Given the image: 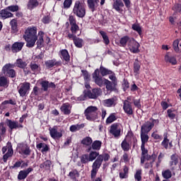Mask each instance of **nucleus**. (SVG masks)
<instances>
[{
  "mask_svg": "<svg viewBox=\"0 0 181 181\" xmlns=\"http://www.w3.org/2000/svg\"><path fill=\"white\" fill-rule=\"evenodd\" d=\"M37 6H39V1L37 0H29L27 4V9H29V11H33Z\"/></svg>",
  "mask_w": 181,
  "mask_h": 181,
  "instance_id": "nucleus-33",
  "label": "nucleus"
},
{
  "mask_svg": "<svg viewBox=\"0 0 181 181\" xmlns=\"http://www.w3.org/2000/svg\"><path fill=\"white\" fill-rule=\"evenodd\" d=\"M15 64H6L1 69V71L5 76L8 78H12L13 80H16V76L18 74L15 69Z\"/></svg>",
  "mask_w": 181,
  "mask_h": 181,
  "instance_id": "nucleus-2",
  "label": "nucleus"
},
{
  "mask_svg": "<svg viewBox=\"0 0 181 181\" xmlns=\"http://www.w3.org/2000/svg\"><path fill=\"white\" fill-rule=\"evenodd\" d=\"M132 28L133 29V30H135V32H137L139 36L142 35V28H141V25H139V24H133L132 25Z\"/></svg>",
  "mask_w": 181,
  "mask_h": 181,
  "instance_id": "nucleus-57",
  "label": "nucleus"
},
{
  "mask_svg": "<svg viewBox=\"0 0 181 181\" xmlns=\"http://www.w3.org/2000/svg\"><path fill=\"white\" fill-rule=\"evenodd\" d=\"M162 176L164 179H170L172 177V171L170 170H165L162 172Z\"/></svg>",
  "mask_w": 181,
  "mask_h": 181,
  "instance_id": "nucleus-61",
  "label": "nucleus"
},
{
  "mask_svg": "<svg viewBox=\"0 0 181 181\" xmlns=\"http://www.w3.org/2000/svg\"><path fill=\"white\" fill-rule=\"evenodd\" d=\"M7 9H8L10 12H18V11H19V6L18 5L8 6H7Z\"/></svg>",
  "mask_w": 181,
  "mask_h": 181,
  "instance_id": "nucleus-64",
  "label": "nucleus"
},
{
  "mask_svg": "<svg viewBox=\"0 0 181 181\" xmlns=\"http://www.w3.org/2000/svg\"><path fill=\"white\" fill-rule=\"evenodd\" d=\"M14 64V67H18V69H25L28 66V63L26 62L23 61V59H16V62L13 64Z\"/></svg>",
  "mask_w": 181,
  "mask_h": 181,
  "instance_id": "nucleus-35",
  "label": "nucleus"
},
{
  "mask_svg": "<svg viewBox=\"0 0 181 181\" xmlns=\"http://www.w3.org/2000/svg\"><path fill=\"white\" fill-rule=\"evenodd\" d=\"M141 145H145L149 141V136L145 132H140Z\"/></svg>",
  "mask_w": 181,
  "mask_h": 181,
  "instance_id": "nucleus-43",
  "label": "nucleus"
},
{
  "mask_svg": "<svg viewBox=\"0 0 181 181\" xmlns=\"http://www.w3.org/2000/svg\"><path fill=\"white\" fill-rule=\"evenodd\" d=\"M0 17L3 19H8V18H13V13L9 12L8 7L0 11Z\"/></svg>",
  "mask_w": 181,
  "mask_h": 181,
  "instance_id": "nucleus-27",
  "label": "nucleus"
},
{
  "mask_svg": "<svg viewBox=\"0 0 181 181\" xmlns=\"http://www.w3.org/2000/svg\"><path fill=\"white\" fill-rule=\"evenodd\" d=\"M164 60L165 63H170V64H172V66H176V64H177L176 57L169 55V53H167L165 55Z\"/></svg>",
  "mask_w": 181,
  "mask_h": 181,
  "instance_id": "nucleus-26",
  "label": "nucleus"
},
{
  "mask_svg": "<svg viewBox=\"0 0 181 181\" xmlns=\"http://www.w3.org/2000/svg\"><path fill=\"white\" fill-rule=\"evenodd\" d=\"M114 121H117V117L115 113L110 114V115L106 119V124H112Z\"/></svg>",
  "mask_w": 181,
  "mask_h": 181,
  "instance_id": "nucleus-60",
  "label": "nucleus"
},
{
  "mask_svg": "<svg viewBox=\"0 0 181 181\" xmlns=\"http://www.w3.org/2000/svg\"><path fill=\"white\" fill-rule=\"evenodd\" d=\"M110 134L118 139L121 136V127H119V124L113 123L109 130Z\"/></svg>",
  "mask_w": 181,
  "mask_h": 181,
  "instance_id": "nucleus-9",
  "label": "nucleus"
},
{
  "mask_svg": "<svg viewBox=\"0 0 181 181\" xmlns=\"http://www.w3.org/2000/svg\"><path fill=\"white\" fill-rule=\"evenodd\" d=\"M98 108L96 106H89L84 111V115L88 121L94 122L98 119Z\"/></svg>",
  "mask_w": 181,
  "mask_h": 181,
  "instance_id": "nucleus-3",
  "label": "nucleus"
},
{
  "mask_svg": "<svg viewBox=\"0 0 181 181\" xmlns=\"http://www.w3.org/2000/svg\"><path fill=\"white\" fill-rule=\"evenodd\" d=\"M99 2L100 0H87L88 8H89L92 12H94L95 8L98 6Z\"/></svg>",
  "mask_w": 181,
  "mask_h": 181,
  "instance_id": "nucleus-28",
  "label": "nucleus"
},
{
  "mask_svg": "<svg viewBox=\"0 0 181 181\" xmlns=\"http://www.w3.org/2000/svg\"><path fill=\"white\" fill-rule=\"evenodd\" d=\"M123 111L129 117V115H134V108L132 107V103H131L128 100H124V102H123Z\"/></svg>",
  "mask_w": 181,
  "mask_h": 181,
  "instance_id": "nucleus-15",
  "label": "nucleus"
},
{
  "mask_svg": "<svg viewBox=\"0 0 181 181\" xmlns=\"http://www.w3.org/2000/svg\"><path fill=\"white\" fill-rule=\"evenodd\" d=\"M129 173V167H128L127 165H124L123 172H120L119 173V177H120V179H127V177H128Z\"/></svg>",
  "mask_w": 181,
  "mask_h": 181,
  "instance_id": "nucleus-39",
  "label": "nucleus"
},
{
  "mask_svg": "<svg viewBox=\"0 0 181 181\" xmlns=\"http://www.w3.org/2000/svg\"><path fill=\"white\" fill-rule=\"evenodd\" d=\"M153 127V123H152V121L151 120V119H149L148 121L142 124V126L141 127V132L149 134V132L152 131Z\"/></svg>",
  "mask_w": 181,
  "mask_h": 181,
  "instance_id": "nucleus-19",
  "label": "nucleus"
},
{
  "mask_svg": "<svg viewBox=\"0 0 181 181\" xmlns=\"http://www.w3.org/2000/svg\"><path fill=\"white\" fill-rule=\"evenodd\" d=\"M50 166H52V161L50 160H47L40 165V169H45V170H49Z\"/></svg>",
  "mask_w": 181,
  "mask_h": 181,
  "instance_id": "nucleus-49",
  "label": "nucleus"
},
{
  "mask_svg": "<svg viewBox=\"0 0 181 181\" xmlns=\"http://www.w3.org/2000/svg\"><path fill=\"white\" fill-rule=\"evenodd\" d=\"M45 32L40 30L38 32L37 39L36 40L37 49L45 47Z\"/></svg>",
  "mask_w": 181,
  "mask_h": 181,
  "instance_id": "nucleus-17",
  "label": "nucleus"
},
{
  "mask_svg": "<svg viewBox=\"0 0 181 181\" xmlns=\"http://www.w3.org/2000/svg\"><path fill=\"white\" fill-rule=\"evenodd\" d=\"M69 177H71V180H73L74 179L80 176V174L78 173V171H77V170H74L69 173Z\"/></svg>",
  "mask_w": 181,
  "mask_h": 181,
  "instance_id": "nucleus-62",
  "label": "nucleus"
},
{
  "mask_svg": "<svg viewBox=\"0 0 181 181\" xmlns=\"http://www.w3.org/2000/svg\"><path fill=\"white\" fill-rule=\"evenodd\" d=\"M19 148V153H21V155H25V156H29L32 152L30 147L26 144H21Z\"/></svg>",
  "mask_w": 181,
  "mask_h": 181,
  "instance_id": "nucleus-23",
  "label": "nucleus"
},
{
  "mask_svg": "<svg viewBox=\"0 0 181 181\" xmlns=\"http://www.w3.org/2000/svg\"><path fill=\"white\" fill-rule=\"evenodd\" d=\"M81 145H83V146H91V144H93V139L90 136L84 137L81 141Z\"/></svg>",
  "mask_w": 181,
  "mask_h": 181,
  "instance_id": "nucleus-44",
  "label": "nucleus"
},
{
  "mask_svg": "<svg viewBox=\"0 0 181 181\" xmlns=\"http://www.w3.org/2000/svg\"><path fill=\"white\" fill-rule=\"evenodd\" d=\"M8 104H11V105H16V100H13L12 99H10L8 100H4V102L1 103L0 107L1 108H5L4 105H6Z\"/></svg>",
  "mask_w": 181,
  "mask_h": 181,
  "instance_id": "nucleus-59",
  "label": "nucleus"
},
{
  "mask_svg": "<svg viewBox=\"0 0 181 181\" xmlns=\"http://www.w3.org/2000/svg\"><path fill=\"white\" fill-rule=\"evenodd\" d=\"M98 165L92 166V170H90V179L92 181H103V177H97V173H98Z\"/></svg>",
  "mask_w": 181,
  "mask_h": 181,
  "instance_id": "nucleus-18",
  "label": "nucleus"
},
{
  "mask_svg": "<svg viewBox=\"0 0 181 181\" xmlns=\"http://www.w3.org/2000/svg\"><path fill=\"white\" fill-rule=\"evenodd\" d=\"M162 146L165 148V149H168L169 148V139H168V133L164 134V139L161 142Z\"/></svg>",
  "mask_w": 181,
  "mask_h": 181,
  "instance_id": "nucleus-55",
  "label": "nucleus"
},
{
  "mask_svg": "<svg viewBox=\"0 0 181 181\" xmlns=\"http://www.w3.org/2000/svg\"><path fill=\"white\" fill-rule=\"evenodd\" d=\"M60 110L64 115H70V114H71V110H70V103H64L61 106Z\"/></svg>",
  "mask_w": 181,
  "mask_h": 181,
  "instance_id": "nucleus-31",
  "label": "nucleus"
},
{
  "mask_svg": "<svg viewBox=\"0 0 181 181\" xmlns=\"http://www.w3.org/2000/svg\"><path fill=\"white\" fill-rule=\"evenodd\" d=\"M100 153L97 152L95 151H92L89 153V160H90V162H93V160H95V159H97V158H98L100 156Z\"/></svg>",
  "mask_w": 181,
  "mask_h": 181,
  "instance_id": "nucleus-51",
  "label": "nucleus"
},
{
  "mask_svg": "<svg viewBox=\"0 0 181 181\" xmlns=\"http://www.w3.org/2000/svg\"><path fill=\"white\" fill-rule=\"evenodd\" d=\"M30 172H33V168H32L31 167L28 168L26 170H22L18 173L17 179L18 180H25V179H26V177H28V176H29V173H30Z\"/></svg>",
  "mask_w": 181,
  "mask_h": 181,
  "instance_id": "nucleus-20",
  "label": "nucleus"
},
{
  "mask_svg": "<svg viewBox=\"0 0 181 181\" xmlns=\"http://www.w3.org/2000/svg\"><path fill=\"white\" fill-rule=\"evenodd\" d=\"M121 148L124 152H128L131 149V144L128 143L127 139H124L121 143Z\"/></svg>",
  "mask_w": 181,
  "mask_h": 181,
  "instance_id": "nucleus-46",
  "label": "nucleus"
},
{
  "mask_svg": "<svg viewBox=\"0 0 181 181\" xmlns=\"http://www.w3.org/2000/svg\"><path fill=\"white\" fill-rule=\"evenodd\" d=\"M84 127H85L84 124H73L69 127V131H71V132H77V131H80V129H83Z\"/></svg>",
  "mask_w": 181,
  "mask_h": 181,
  "instance_id": "nucleus-47",
  "label": "nucleus"
},
{
  "mask_svg": "<svg viewBox=\"0 0 181 181\" xmlns=\"http://www.w3.org/2000/svg\"><path fill=\"white\" fill-rule=\"evenodd\" d=\"M81 163L83 165H86V163H88V162H90V157L88 156V154H83L81 157Z\"/></svg>",
  "mask_w": 181,
  "mask_h": 181,
  "instance_id": "nucleus-56",
  "label": "nucleus"
},
{
  "mask_svg": "<svg viewBox=\"0 0 181 181\" xmlns=\"http://www.w3.org/2000/svg\"><path fill=\"white\" fill-rule=\"evenodd\" d=\"M59 56L62 60H64L66 63L70 62V54H69V51H67V49H61L59 51Z\"/></svg>",
  "mask_w": 181,
  "mask_h": 181,
  "instance_id": "nucleus-25",
  "label": "nucleus"
},
{
  "mask_svg": "<svg viewBox=\"0 0 181 181\" xmlns=\"http://www.w3.org/2000/svg\"><path fill=\"white\" fill-rule=\"evenodd\" d=\"M66 37L69 40H73L74 45H75L76 47H78V49H81V47H83V43L84 42V41L83 40V39L77 37V35H66Z\"/></svg>",
  "mask_w": 181,
  "mask_h": 181,
  "instance_id": "nucleus-13",
  "label": "nucleus"
},
{
  "mask_svg": "<svg viewBox=\"0 0 181 181\" xmlns=\"http://www.w3.org/2000/svg\"><path fill=\"white\" fill-rule=\"evenodd\" d=\"M99 33L102 36L105 45H106V46L110 45V38L108 37V35H107V33L103 30H100L99 31Z\"/></svg>",
  "mask_w": 181,
  "mask_h": 181,
  "instance_id": "nucleus-50",
  "label": "nucleus"
},
{
  "mask_svg": "<svg viewBox=\"0 0 181 181\" xmlns=\"http://www.w3.org/2000/svg\"><path fill=\"white\" fill-rule=\"evenodd\" d=\"M6 134V127H5V124L4 122L0 123V142L2 141V136Z\"/></svg>",
  "mask_w": 181,
  "mask_h": 181,
  "instance_id": "nucleus-54",
  "label": "nucleus"
},
{
  "mask_svg": "<svg viewBox=\"0 0 181 181\" xmlns=\"http://www.w3.org/2000/svg\"><path fill=\"white\" fill-rule=\"evenodd\" d=\"M25 42H16L11 45L12 53H19L23 49Z\"/></svg>",
  "mask_w": 181,
  "mask_h": 181,
  "instance_id": "nucleus-22",
  "label": "nucleus"
},
{
  "mask_svg": "<svg viewBox=\"0 0 181 181\" xmlns=\"http://www.w3.org/2000/svg\"><path fill=\"white\" fill-rule=\"evenodd\" d=\"M139 70H141V62H139V60L136 58L133 64V71L135 76L139 74Z\"/></svg>",
  "mask_w": 181,
  "mask_h": 181,
  "instance_id": "nucleus-32",
  "label": "nucleus"
},
{
  "mask_svg": "<svg viewBox=\"0 0 181 181\" xmlns=\"http://www.w3.org/2000/svg\"><path fill=\"white\" fill-rule=\"evenodd\" d=\"M30 69L33 72L32 74H36V73H39V71H40V65L36 64L35 62H31L30 63Z\"/></svg>",
  "mask_w": 181,
  "mask_h": 181,
  "instance_id": "nucleus-30",
  "label": "nucleus"
},
{
  "mask_svg": "<svg viewBox=\"0 0 181 181\" xmlns=\"http://www.w3.org/2000/svg\"><path fill=\"white\" fill-rule=\"evenodd\" d=\"M92 77L97 86L99 87H103V86H104V80H103V76H100V69H96L92 74Z\"/></svg>",
  "mask_w": 181,
  "mask_h": 181,
  "instance_id": "nucleus-11",
  "label": "nucleus"
},
{
  "mask_svg": "<svg viewBox=\"0 0 181 181\" xmlns=\"http://www.w3.org/2000/svg\"><path fill=\"white\" fill-rule=\"evenodd\" d=\"M78 30H80V27H78V25L77 24H72L71 25V33H70V32H67V36H69V35H73L74 36H76V35L77 34V32H78Z\"/></svg>",
  "mask_w": 181,
  "mask_h": 181,
  "instance_id": "nucleus-45",
  "label": "nucleus"
},
{
  "mask_svg": "<svg viewBox=\"0 0 181 181\" xmlns=\"http://www.w3.org/2000/svg\"><path fill=\"white\" fill-rule=\"evenodd\" d=\"M110 156L108 153L100 154L93 163L92 166H98V169H100L101 168V165H103V162H108V160H110Z\"/></svg>",
  "mask_w": 181,
  "mask_h": 181,
  "instance_id": "nucleus-7",
  "label": "nucleus"
},
{
  "mask_svg": "<svg viewBox=\"0 0 181 181\" xmlns=\"http://www.w3.org/2000/svg\"><path fill=\"white\" fill-rule=\"evenodd\" d=\"M37 149L40 151V148H42L41 152L42 153H45V152H49L50 151V147H49V145L45 144V143H40L36 145Z\"/></svg>",
  "mask_w": 181,
  "mask_h": 181,
  "instance_id": "nucleus-36",
  "label": "nucleus"
},
{
  "mask_svg": "<svg viewBox=\"0 0 181 181\" xmlns=\"http://www.w3.org/2000/svg\"><path fill=\"white\" fill-rule=\"evenodd\" d=\"M129 40H131V37H129V36H128V35H125V36L122 37V38H120V40H119L120 47H126L127 44L129 43Z\"/></svg>",
  "mask_w": 181,
  "mask_h": 181,
  "instance_id": "nucleus-41",
  "label": "nucleus"
},
{
  "mask_svg": "<svg viewBox=\"0 0 181 181\" xmlns=\"http://www.w3.org/2000/svg\"><path fill=\"white\" fill-rule=\"evenodd\" d=\"M45 65L47 69H52L54 66H56V67H59V66H62V61H57V59H52L45 61Z\"/></svg>",
  "mask_w": 181,
  "mask_h": 181,
  "instance_id": "nucleus-21",
  "label": "nucleus"
},
{
  "mask_svg": "<svg viewBox=\"0 0 181 181\" xmlns=\"http://www.w3.org/2000/svg\"><path fill=\"white\" fill-rule=\"evenodd\" d=\"M84 97L89 98L90 100H97L100 95H101L100 88H93L92 91L90 90L83 91Z\"/></svg>",
  "mask_w": 181,
  "mask_h": 181,
  "instance_id": "nucleus-6",
  "label": "nucleus"
},
{
  "mask_svg": "<svg viewBox=\"0 0 181 181\" xmlns=\"http://www.w3.org/2000/svg\"><path fill=\"white\" fill-rule=\"evenodd\" d=\"M104 84L106 86V90H107V91H114V90H115V87L117 86L115 85L114 82H111V81L105 78Z\"/></svg>",
  "mask_w": 181,
  "mask_h": 181,
  "instance_id": "nucleus-34",
  "label": "nucleus"
},
{
  "mask_svg": "<svg viewBox=\"0 0 181 181\" xmlns=\"http://www.w3.org/2000/svg\"><path fill=\"white\" fill-rule=\"evenodd\" d=\"M18 94L20 97H26L30 91V83L23 82L20 83L19 86L17 87Z\"/></svg>",
  "mask_w": 181,
  "mask_h": 181,
  "instance_id": "nucleus-5",
  "label": "nucleus"
},
{
  "mask_svg": "<svg viewBox=\"0 0 181 181\" xmlns=\"http://www.w3.org/2000/svg\"><path fill=\"white\" fill-rule=\"evenodd\" d=\"M81 76L83 77L84 81H90L91 78V75H90V73H88V71L82 69L81 70Z\"/></svg>",
  "mask_w": 181,
  "mask_h": 181,
  "instance_id": "nucleus-53",
  "label": "nucleus"
},
{
  "mask_svg": "<svg viewBox=\"0 0 181 181\" xmlns=\"http://www.w3.org/2000/svg\"><path fill=\"white\" fill-rule=\"evenodd\" d=\"M73 13L76 15L78 18H84L86 16V6L83 5V3L80 2V1H75Z\"/></svg>",
  "mask_w": 181,
  "mask_h": 181,
  "instance_id": "nucleus-4",
  "label": "nucleus"
},
{
  "mask_svg": "<svg viewBox=\"0 0 181 181\" xmlns=\"http://www.w3.org/2000/svg\"><path fill=\"white\" fill-rule=\"evenodd\" d=\"M134 179L137 181L142 180V170H137L134 174Z\"/></svg>",
  "mask_w": 181,
  "mask_h": 181,
  "instance_id": "nucleus-63",
  "label": "nucleus"
},
{
  "mask_svg": "<svg viewBox=\"0 0 181 181\" xmlns=\"http://www.w3.org/2000/svg\"><path fill=\"white\" fill-rule=\"evenodd\" d=\"M100 73L102 77H105V76H109V74H112V71L103 66H100L99 69V74Z\"/></svg>",
  "mask_w": 181,
  "mask_h": 181,
  "instance_id": "nucleus-38",
  "label": "nucleus"
},
{
  "mask_svg": "<svg viewBox=\"0 0 181 181\" xmlns=\"http://www.w3.org/2000/svg\"><path fill=\"white\" fill-rule=\"evenodd\" d=\"M179 163V156L176 153L171 155L170 166H176Z\"/></svg>",
  "mask_w": 181,
  "mask_h": 181,
  "instance_id": "nucleus-40",
  "label": "nucleus"
},
{
  "mask_svg": "<svg viewBox=\"0 0 181 181\" xmlns=\"http://www.w3.org/2000/svg\"><path fill=\"white\" fill-rule=\"evenodd\" d=\"M117 104H118V98H117V96H113L112 98L103 100V105L107 108L115 107Z\"/></svg>",
  "mask_w": 181,
  "mask_h": 181,
  "instance_id": "nucleus-12",
  "label": "nucleus"
},
{
  "mask_svg": "<svg viewBox=\"0 0 181 181\" xmlns=\"http://www.w3.org/2000/svg\"><path fill=\"white\" fill-rule=\"evenodd\" d=\"M6 124L8 127L9 129L13 131V129H19L23 128L22 124H19L17 121H13L12 119H6Z\"/></svg>",
  "mask_w": 181,
  "mask_h": 181,
  "instance_id": "nucleus-14",
  "label": "nucleus"
},
{
  "mask_svg": "<svg viewBox=\"0 0 181 181\" xmlns=\"http://www.w3.org/2000/svg\"><path fill=\"white\" fill-rule=\"evenodd\" d=\"M173 49L176 53H179V46L181 47V42L179 40H175L173 44Z\"/></svg>",
  "mask_w": 181,
  "mask_h": 181,
  "instance_id": "nucleus-58",
  "label": "nucleus"
},
{
  "mask_svg": "<svg viewBox=\"0 0 181 181\" xmlns=\"http://www.w3.org/2000/svg\"><path fill=\"white\" fill-rule=\"evenodd\" d=\"M49 135L52 139H60L63 136L62 132L57 131V126H54L52 128H49Z\"/></svg>",
  "mask_w": 181,
  "mask_h": 181,
  "instance_id": "nucleus-16",
  "label": "nucleus"
},
{
  "mask_svg": "<svg viewBox=\"0 0 181 181\" xmlns=\"http://www.w3.org/2000/svg\"><path fill=\"white\" fill-rule=\"evenodd\" d=\"M9 23L11 29V33H18V32H19V28H18V20L16 18H13Z\"/></svg>",
  "mask_w": 181,
  "mask_h": 181,
  "instance_id": "nucleus-29",
  "label": "nucleus"
},
{
  "mask_svg": "<svg viewBox=\"0 0 181 181\" xmlns=\"http://www.w3.org/2000/svg\"><path fill=\"white\" fill-rule=\"evenodd\" d=\"M128 47L131 53L136 54L141 52L139 49L141 45L134 38H131V40L128 42Z\"/></svg>",
  "mask_w": 181,
  "mask_h": 181,
  "instance_id": "nucleus-8",
  "label": "nucleus"
},
{
  "mask_svg": "<svg viewBox=\"0 0 181 181\" xmlns=\"http://www.w3.org/2000/svg\"><path fill=\"white\" fill-rule=\"evenodd\" d=\"M23 39L26 42V47H34L36 40H37V28L35 26L28 27L24 32Z\"/></svg>",
  "mask_w": 181,
  "mask_h": 181,
  "instance_id": "nucleus-1",
  "label": "nucleus"
},
{
  "mask_svg": "<svg viewBox=\"0 0 181 181\" xmlns=\"http://www.w3.org/2000/svg\"><path fill=\"white\" fill-rule=\"evenodd\" d=\"M9 86V79L5 76H0V87L6 88Z\"/></svg>",
  "mask_w": 181,
  "mask_h": 181,
  "instance_id": "nucleus-37",
  "label": "nucleus"
},
{
  "mask_svg": "<svg viewBox=\"0 0 181 181\" xmlns=\"http://www.w3.org/2000/svg\"><path fill=\"white\" fill-rule=\"evenodd\" d=\"M176 110L173 108L168 109L167 110V117L170 118V119H175L176 118Z\"/></svg>",
  "mask_w": 181,
  "mask_h": 181,
  "instance_id": "nucleus-52",
  "label": "nucleus"
},
{
  "mask_svg": "<svg viewBox=\"0 0 181 181\" xmlns=\"http://www.w3.org/2000/svg\"><path fill=\"white\" fill-rule=\"evenodd\" d=\"M90 145L92 146V149L93 151H100V149H101L103 142L99 140H95L94 141H92V144Z\"/></svg>",
  "mask_w": 181,
  "mask_h": 181,
  "instance_id": "nucleus-42",
  "label": "nucleus"
},
{
  "mask_svg": "<svg viewBox=\"0 0 181 181\" xmlns=\"http://www.w3.org/2000/svg\"><path fill=\"white\" fill-rule=\"evenodd\" d=\"M113 9H115L117 12H122V8H124V2L122 0H115L112 4Z\"/></svg>",
  "mask_w": 181,
  "mask_h": 181,
  "instance_id": "nucleus-24",
  "label": "nucleus"
},
{
  "mask_svg": "<svg viewBox=\"0 0 181 181\" xmlns=\"http://www.w3.org/2000/svg\"><path fill=\"white\" fill-rule=\"evenodd\" d=\"M40 85L41 86L42 91H49V88H52L54 90L56 88V84L54 82H49L47 80H41L40 82Z\"/></svg>",
  "mask_w": 181,
  "mask_h": 181,
  "instance_id": "nucleus-10",
  "label": "nucleus"
},
{
  "mask_svg": "<svg viewBox=\"0 0 181 181\" xmlns=\"http://www.w3.org/2000/svg\"><path fill=\"white\" fill-rule=\"evenodd\" d=\"M13 155V149L12 148V146L8 148V151L6 154H4L3 156L4 162H6L8 158H11Z\"/></svg>",
  "mask_w": 181,
  "mask_h": 181,
  "instance_id": "nucleus-48",
  "label": "nucleus"
}]
</instances>
